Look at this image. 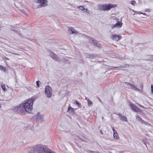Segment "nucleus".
Instances as JSON below:
<instances>
[{"mask_svg":"<svg viewBox=\"0 0 153 153\" xmlns=\"http://www.w3.org/2000/svg\"><path fill=\"white\" fill-rule=\"evenodd\" d=\"M21 109L23 114H25L26 112L30 113L33 109V100L29 99L25 101L24 102L21 104Z\"/></svg>","mask_w":153,"mask_h":153,"instance_id":"obj_1","label":"nucleus"},{"mask_svg":"<svg viewBox=\"0 0 153 153\" xmlns=\"http://www.w3.org/2000/svg\"><path fill=\"white\" fill-rule=\"evenodd\" d=\"M34 1L35 3L34 6L35 9L45 7L48 5L47 0H34Z\"/></svg>","mask_w":153,"mask_h":153,"instance_id":"obj_2","label":"nucleus"},{"mask_svg":"<svg viewBox=\"0 0 153 153\" xmlns=\"http://www.w3.org/2000/svg\"><path fill=\"white\" fill-rule=\"evenodd\" d=\"M49 56L51 58L58 62H60L61 61H62L64 62H66V59L65 58H63L62 59H61L59 58L56 54L54 53L53 51H50Z\"/></svg>","mask_w":153,"mask_h":153,"instance_id":"obj_3","label":"nucleus"},{"mask_svg":"<svg viewBox=\"0 0 153 153\" xmlns=\"http://www.w3.org/2000/svg\"><path fill=\"white\" fill-rule=\"evenodd\" d=\"M45 92L47 97L50 98L51 97L52 94V90L49 86L47 85L45 87Z\"/></svg>","mask_w":153,"mask_h":153,"instance_id":"obj_4","label":"nucleus"},{"mask_svg":"<svg viewBox=\"0 0 153 153\" xmlns=\"http://www.w3.org/2000/svg\"><path fill=\"white\" fill-rule=\"evenodd\" d=\"M44 145L40 144L35 146L36 151L38 153H42Z\"/></svg>","mask_w":153,"mask_h":153,"instance_id":"obj_5","label":"nucleus"},{"mask_svg":"<svg viewBox=\"0 0 153 153\" xmlns=\"http://www.w3.org/2000/svg\"><path fill=\"white\" fill-rule=\"evenodd\" d=\"M36 120L39 122H42L44 120L43 115L41 114L39 112H38L37 114Z\"/></svg>","mask_w":153,"mask_h":153,"instance_id":"obj_6","label":"nucleus"},{"mask_svg":"<svg viewBox=\"0 0 153 153\" xmlns=\"http://www.w3.org/2000/svg\"><path fill=\"white\" fill-rule=\"evenodd\" d=\"M122 25V24L121 22L119 21L116 24L113 25L111 26V28L113 29L114 28H120L121 27Z\"/></svg>","mask_w":153,"mask_h":153,"instance_id":"obj_7","label":"nucleus"},{"mask_svg":"<svg viewBox=\"0 0 153 153\" xmlns=\"http://www.w3.org/2000/svg\"><path fill=\"white\" fill-rule=\"evenodd\" d=\"M131 109L134 111L136 112H141L140 109H139L138 107H137L136 106L134 105L131 104L130 105Z\"/></svg>","mask_w":153,"mask_h":153,"instance_id":"obj_8","label":"nucleus"},{"mask_svg":"<svg viewBox=\"0 0 153 153\" xmlns=\"http://www.w3.org/2000/svg\"><path fill=\"white\" fill-rule=\"evenodd\" d=\"M121 37V36L117 35L116 34H114L112 35L111 37V39L112 40L117 41L120 40Z\"/></svg>","mask_w":153,"mask_h":153,"instance_id":"obj_9","label":"nucleus"},{"mask_svg":"<svg viewBox=\"0 0 153 153\" xmlns=\"http://www.w3.org/2000/svg\"><path fill=\"white\" fill-rule=\"evenodd\" d=\"M116 5L114 4H108L107 5L105 4V10H110L111 8L114 7H116Z\"/></svg>","mask_w":153,"mask_h":153,"instance_id":"obj_10","label":"nucleus"},{"mask_svg":"<svg viewBox=\"0 0 153 153\" xmlns=\"http://www.w3.org/2000/svg\"><path fill=\"white\" fill-rule=\"evenodd\" d=\"M27 151L29 153H32L36 152L35 146L34 147H28L27 149Z\"/></svg>","mask_w":153,"mask_h":153,"instance_id":"obj_11","label":"nucleus"},{"mask_svg":"<svg viewBox=\"0 0 153 153\" xmlns=\"http://www.w3.org/2000/svg\"><path fill=\"white\" fill-rule=\"evenodd\" d=\"M118 115L121 120L125 122L127 121V119L125 116L122 115V114L120 113H118Z\"/></svg>","mask_w":153,"mask_h":153,"instance_id":"obj_12","label":"nucleus"},{"mask_svg":"<svg viewBox=\"0 0 153 153\" xmlns=\"http://www.w3.org/2000/svg\"><path fill=\"white\" fill-rule=\"evenodd\" d=\"M89 41H91L97 46L98 47H100V43L98 42L97 40L94 39L93 38L90 37L89 38Z\"/></svg>","mask_w":153,"mask_h":153,"instance_id":"obj_13","label":"nucleus"},{"mask_svg":"<svg viewBox=\"0 0 153 153\" xmlns=\"http://www.w3.org/2000/svg\"><path fill=\"white\" fill-rule=\"evenodd\" d=\"M129 85H130L131 87V88L132 89L134 90L135 91H138V92L142 91V90L138 88L137 87H136L135 85L129 83Z\"/></svg>","mask_w":153,"mask_h":153,"instance_id":"obj_14","label":"nucleus"},{"mask_svg":"<svg viewBox=\"0 0 153 153\" xmlns=\"http://www.w3.org/2000/svg\"><path fill=\"white\" fill-rule=\"evenodd\" d=\"M21 104L19 106H18L17 107H16L14 108V110L18 112H20L21 114H23V112H22V109H21Z\"/></svg>","mask_w":153,"mask_h":153,"instance_id":"obj_15","label":"nucleus"},{"mask_svg":"<svg viewBox=\"0 0 153 153\" xmlns=\"http://www.w3.org/2000/svg\"><path fill=\"white\" fill-rule=\"evenodd\" d=\"M105 4H100L98 6V9L100 10L106 11L105 9Z\"/></svg>","mask_w":153,"mask_h":153,"instance_id":"obj_16","label":"nucleus"},{"mask_svg":"<svg viewBox=\"0 0 153 153\" xmlns=\"http://www.w3.org/2000/svg\"><path fill=\"white\" fill-rule=\"evenodd\" d=\"M51 150L44 146L42 153H49Z\"/></svg>","mask_w":153,"mask_h":153,"instance_id":"obj_17","label":"nucleus"},{"mask_svg":"<svg viewBox=\"0 0 153 153\" xmlns=\"http://www.w3.org/2000/svg\"><path fill=\"white\" fill-rule=\"evenodd\" d=\"M69 28V33H71L72 34H76L78 33L77 31H76L72 27H70Z\"/></svg>","mask_w":153,"mask_h":153,"instance_id":"obj_18","label":"nucleus"},{"mask_svg":"<svg viewBox=\"0 0 153 153\" xmlns=\"http://www.w3.org/2000/svg\"><path fill=\"white\" fill-rule=\"evenodd\" d=\"M77 8L79 10L83 11L85 13H86L87 11V9L85 8L83 6H78L77 7Z\"/></svg>","mask_w":153,"mask_h":153,"instance_id":"obj_19","label":"nucleus"},{"mask_svg":"<svg viewBox=\"0 0 153 153\" xmlns=\"http://www.w3.org/2000/svg\"><path fill=\"white\" fill-rule=\"evenodd\" d=\"M96 56L93 54H86V57L88 58L92 59L96 57Z\"/></svg>","mask_w":153,"mask_h":153,"instance_id":"obj_20","label":"nucleus"},{"mask_svg":"<svg viewBox=\"0 0 153 153\" xmlns=\"http://www.w3.org/2000/svg\"><path fill=\"white\" fill-rule=\"evenodd\" d=\"M114 139L116 140H118L119 139V137L117 133L114 134Z\"/></svg>","mask_w":153,"mask_h":153,"instance_id":"obj_21","label":"nucleus"},{"mask_svg":"<svg viewBox=\"0 0 153 153\" xmlns=\"http://www.w3.org/2000/svg\"><path fill=\"white\" fill-rule=\"evenodd\" d=\"M68 111L70 112L74 111V109L69 106L68 108Z\"/></svg>","mask_w":153,"mask_h":153,"instance_id":"obj_22","label":"nucleus"},{"mask_svg":"<svg viewBox=\"0 0 153 153\" xmlns=\"http://www.w3.org/2000/svg\"><path fill=\"white\" fill-rule=\"evenodd\" d=\"M0 70L5 71H6V68L5 67L0 65Z\"/></svg>","mask_w":153,"mask_h":153,"instance_id":"obj_23","label":"nucleus"},{"mask_svg":"<svg viewBox=\"0 0 153 153\" xmlns=\"http://www.w3.org/2000/svg\"><path fill=\"white\" fill-rule=\"evenodd\" d=\"M136 119L139 121H141L142 122H143V120L141 119V118L139 117V115H137L136 116Z\"/></svg>","mask_w":153,"mask_h":153,"instance_id":"obj_24","label":"nucleus"},{"mask_svg":"<svg viewBox=\"0 0 153 153\" xmlns=\"http://www.w3.org/2000/svg\"><path fill=\"white\" fill-rule=\"evenodd\" d=\"M88 105L89 106H92L93 104L92 101H90L89 99H88Z\"/></svg>","mask_w":153,"mask_h":153,"instance_id":"obj_25","label":"nucleus"},{"mask_svg":"<svg viewBox=\"0 0 153 153\" xmlns=\"http://www.w3.org/2000/svg\"><path fill=\"white\" fill-rule=\"evenodd\" d=\"M135 3V1H132L130 2V4L133 5H134Z\"/></svg>","mask_w":153,"mask_h":153,"instance_id":"obj_26","label":"nucleus"},{"mask_svg":"<svg viewBox=\"0 0 153 153\" xmlns=\"http://www.w3.org/2000/svg\"><path fill=\"white\" fill-rule=\"evenodd\" d=\"M1 86L2 88L4 90V91H5V86L4 85H1Z\"/></svg>","mask_w":153,"mask_h":153,"instance_id":"obj_27","label":"nucleus"},{"mask_svg":"<svg viewBox=\"0 0 153 153\" xmlns=\"http://www.w3.org/2000/svg\"><path fill=\"white\" fill-rule=\"evenodd\" d=\"M74 103H75L76 105H77L78 107H79V102L77 101L76 100Z\"/></svg>","mask_w":153,"mask_h":153,"instance_id":"obj_28","label":"nucleus"},{"mask_svg":"<svg viewBox=\"0 0 153 153\" xmlns=\"http://www.w3.org/2000/svg\"><path fill=\"white\" fill-rule=\"evenodd\" d=\"M40 82L39 81H36V85H37V86L38 87H39V82Z\"/></svg>","mask_w":153,"mask_h":153,"instance_id":"obj_29","label":"nucleus"},{"mask_svg":"<svg viewBox=\"0 0 153 153\" xmlns=\"http://www.w3.org/2000/svg\"><path fill=\"white\" fill-rule=\"evenodd\" d=\"M21 12L23 13L24 14H25V15H27V13L25 12V11L24 10H21Z\"/></svg>","mask_w":153,"mask_h":153,"instance_id":"obj_30","label":"nucleus"},{"mask_svg":"<svg viewBox=\"0 0 153 153\" xmlns=\"http://www.w3.org/2000/svg\"><path fill=\"white\" fill-rule=\"evenodd\" d=\"M112 129H113V133H114V134H115V133H117V131L114 128H112Z\"/></svg>","mask_w":153,"mask_h":153,"instance_id":"obj_31","label":"nucleus"},{"mask_svg":"<svg viewBox=\"0 0 153 153\" xmlns=\"http://www.w3.org/2000/svg\"><path fill=\"white\" fill-rule=\"evenodd\" d=\"M152 92L153 93V85H152L151 86Z\"/></svg>","mask_w":153,"mask_h":153,"instance_id":"obj_32","label":"nucleus"},{"mask_svg":"<svg viewBox=\"0 0 153 153\" xmlns=\"http://www.w3.org/2000/svg\"><path fill=\"white\" fill-rule=\"evenodd\" d=\"M137 104L140 107L143 108H145L142 105L139 104Z\"/></svg>","mask_w":153,"mask_h":153,"instance_id":"obj_33","label":"nucleus"},{"mask_svg":"<svg viewBox=\"0 0 153 153\" xmlns=\"http://www.w3.org/2000/svg\"><path fill=\"white\" fill-rule=\"evenodd\" d=\"M137 104L140 107L143 108H145L142 105L139 104Z\"/></svg>","mask_w":153,"mask_h":153,"instance_id":"obj_34","label":"nucleus"},{"mask_svg":"<svg viewBox=\"0 0 153 153\" xmlns=\"http://www.w3.org/2000/svg\"><path fill=\"white\" fill-rule=\"evenodd\" d=\"M11 30H12L14 31V27H11Z\"/></svg>","mask_w":153,"mask_h":153,"instance_id":"obj_35","label":"nucleus"},{"mask_svg":"<svg viewBox=\"0 0 153 153\" xmlns=\"http://www.w3.org/2000/svg\"><path fill=\"white\" fill-rule=\"evenodd\" d=\"M140 87L142 88V89L141 90L142 91L143 90V84L142 83L141 84V85L140 86Z\"/></svg>","mask_w":153,"mask_h":153,"instance_id":"obj_36","label":"nucleus"},{"mask_svg":"<svg viewBox=\"0 0 153 153\" xmlns=\"http://www.w3.org/2000/svg\"><path fill=\"white\" fill-rule=\"evenodd\" d=\"M49 153H56L53 151H52L51 150Z\"/></svg>","mask_w":153,"mask_h":153,"instance_id":"obj_37","label":"nucleus"},{"mask_svg":"<svg viewBox=\"0 0 153 153\" xmlns=\"http://www.w3.org/2000/svg\"><path fill=\"white\" fill-rule=\"evenodd\" d=\"M12 53L14 54H15V55H20L19 54H17V53Z\"/></svg>","mask_w":153,"mask_h":153,"instance_id":"obj_38","label":"nucleus"},{"mask_svg":"<svg viewBox=\"0 0 153 153\" xmlns=\"http://www.w3.org/2000/svg\"><path fill=\"white\" fill-rule=\"evenodd\" d=\"M149 10L148 9H146L145 10V12H146V11H149Z\"/></svg>","mask_w":153,"mask_h":153,"instance_id":"obj_39","label":"nucleus"},{"mask_svg":"<svg viewBox=\"0 0 153 153\" xmlns=\"http://www.w3.org/2000/svg\"><path fill=\"white\" fill-rule=\"evenodd\" d=\"M143 142L145 145H146V142L144 140H143Z\"/></svg>","mask_w":153,"mask_h":153,"instance_id":"obj_40","label":"nucleus"},{"mask_svg":"<svg viewBox=\"0 0 153 153\" xmlns=\"http://www.w3.org/2000/svg\"><path fill=\"white\" fill-rule=\"evenodd\" d=\"M85 99L86 100H87L88 101V98H87L86 97V98H85Z\"/></svg>","mask_w":153,"mask_h":153,"instance_id":"obj_41","label":"nucleus"},{"mask_svg":"<svg viewBox=\"0 0 153 153\" xmlns=\"http://www.w3.org/2000/svg\"><path fill=\"white\" fill-rule=\"evenodd\" d=\"M143 14L144 15H146V14L145 13H143Z\"/></svg>","mask_w":153,"mask_h":153,"instance_id":"obj_42","label":"nucleus"},{"mask_svg":"<svg viewBox=\"0 0 153 153\" xmlns=\"http://www.w3.org/2000/svg\"><path fill=\"white\" fill-rule=\"evenodd\" d=\"M140 13V14H143V13H142V12H140V13Z\"/></svg>","mask_w":153,"mask_h":153,"instance_id":"obj_43","label":"nucleus"},{"mask_svg":"<svg viewBox=\"0 0 153 153\" xmlns=\"http://www.w3.org/2000/svg\"><path fill=\"white\" fill-rule=\"evenodd\" d=\"M1 104H0V108H1Z\"/></svg>","mask_w":153,"mask_h":153,"instance_id":"obj_44","label":"nucleus"},{"mask_svg":"<svg viewBox=\"0 0 153 153\" xmlns=\"http://www.w3.org/2000/svg\"><path fill=\"white\" fill-rule=\"evenodd\" d=\"M131 10H132L134 12V11L132 9Z\"/></svg>","mask_w":153,"mask_h":153,"instance_id":"obj_45","label":"nucleus"},{"mask_svg":"<svg viewBox=\"0 0 153 153\" xmlns=\"http://www.w3.org/2000/svg\"><path fill=\"white\" fill-rule=\"evenodd\" d=\"M102 119H103V118H104L103 117H102Z\"/></svg>","mask_w":153,"mask_h":153,"instance_id":"obj_46","label":"nucleus"}]
</instances>
